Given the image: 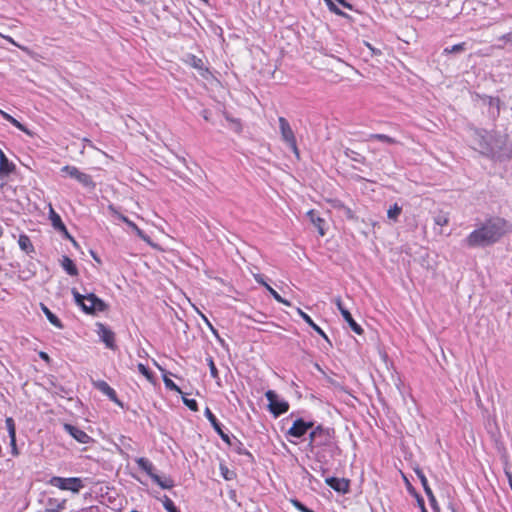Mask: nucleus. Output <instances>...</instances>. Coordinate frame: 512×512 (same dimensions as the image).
Segmentation results:
<instances>
[{
    "instance_id": "obj_1",
    "label": "nucleus",
    "mask_w": 512,
    "mask_h": 512,
    "mask_svg": "<svg viewBox=\"0 0 512 512\" xmlns=\"http://www.w3.org/2000/svg\"><path fill=\"white\" fill-rule=\"evenodd\" d=\"M512 230V225L501 217H491L473 230L464 240L469 248H484L497 243Z\"/></svg>"
},
{
    "instance_id": "obj_2",
    "label": "nucleus",
    "mask_w": 512,
    "mask_h": 512,
    "mask_svg": "<svg viewBox=\"0 0 512 512\" xmlns=\"http://www.w3.org/2000/svg\"><path fill=\"white\" fill-rule=\"evenodd\" d=\"M308 447L320 462L325 458V453L333 456L334 451L338 449L334 428L316 425L309 433Z\"/></svg>"
},
{
    "instance_id": "obj_3",
    "label": "nucleus",
    "mask_w": 512,
    "mask_h": 512,
    "mask_svg": "<svg viewBox=\"0 0 512 512\" xmlns=\"http://www.w3.org/2000/svg\"><path fill=\"white\" fill-rule=\"evenodd\" d=\"M71 293L75 303L80 306L82 311L86 314L95 315L108 309V305L94 293L82 295L76 288H72Z\"/></svg>"
},
{
    "instance_id": "obj_4",
    "label": "nucleus",
    "mask_w": 512,
    "mask_h": 512,
    "mask_svg": "<svg viewBox=\"0 0 512 512\" xmlns=\"http://www.w3.org/2000/svg\"><path fill=\"white\" fill-rule=\"evenodd\" d=\"M265 397L268 400V410L275 417H279L289 410V403L281 399L274 390H268L265 393Z\"/></svg>"
},
{
    "instance_id": "obj_5",
    "label": "nucleus",
    "mask_w": 512,
    "mask_h": 512,
    "mask_svg": "<svg viewBox=\"0 0 512 512\" xmlns=\"http://www.w3.org/2000/svg\"><path fill=\"white\" fill-rule=\"evenodd\" d=\"M49 484L61 490H69L73 493H78L84 487L82 479L78 477L64 478L54 476L49 480Z\"/></svg>"
},
{
    "instance_id": "obj_6",
    "label": "nucleus",
    "mask_w": 512,
    "mask_h": 512,
    "mask_svg": "<svg viewBox=\"0 0 512 512\" xmlns=\"http://www.w3.org/2000/svg\"><path fill=\"white\" fill-rule=\"evenodd\" d=\"M278 121H279V128H280V133H281L282 139L288 144V146L290 148H292V150L296 154H298L296 137L294 135V132H293L289 122L284 117H279Z\"/></svg>"
},
{
    "instance_id": "obj_7",
    "label": "nucleus",
    "mask_w": 512,
    "mask_h": 512,
    "mask_svg": "<svg viewBox=\"0 0 512 512\" xmlns=\"http://www.w3.org/2000/svg\"><path fill=\"white\" fill-rule=\"evenodd\" d=\"M313 428H315V423L313 421H305L303 418H297L287 431V434L291 437L300 439Z\"/></svg>"
},
{
    "instance_id": "obj_8",
    "label": "nucleus",
    "mask_w": 512,
    "mask_h": 512,
    "mask_svg": "<svg viewBox=\"0 0 512 512\" xmlns=\"http://www.w3.org/2000/svg\"><path fill=\"white\" fill-rule=\"evenodd\" d=\"M96 327V332L100 340L106 345L107 348L115 350L117 347L115 344V333L108 326L101 322H97Z\"/></svg>"
},
{
    "instance_id": "obj_9",
    "label": "nucleus",
    "mask_w": 512,
    "mask_h": 512,
    "mask_svg": "<svg viewBox=\"0 0 512 512\" xmlns=\"http://www.w3.org/2000/svg\"><path fill=\"white\" fill-rule=\"evenodd\" d=\"M334 303L336 304L344 320L348 323L351 330L356 334L361 335L363 333L362 327L354 320L351 313L344 307L341 298H335Z\"/></svg>"
},
{
    "instance_id": "obj_10",
    "label": "nucleus",
    "mask_w": 512,
    "mask_h": 512,
    "mask_svg": "<svg viewBox=\"0 0 512 512\" xmlns=\"http://www.w3.org/2000/svg\"><path fill=\"white\" fill-rule=\"evenodd\" d=\"M63 429L67 432L71 437H73L76 441L81 444H88L92 441V438L82 429L72 424L65 423L63 425Z\"/></svg>"
},
{
    "instance_id": "obj_11",
    "label": "nucleus",
    "mask_w": 512,
    "mask_h": 512,
    "mask_svg": "<svg viewBox=\"0 0 512 512\" xmlns=\"http://www.w3.org/2000/svg\"><path fill=\"white\" fill-rule=\"evenodd\" d=\"M92 384L94 388H96L101 393L106 395L110 401L114 402L119 406H122V402L118 399L116 391L111 386H109L107 382H105L104 380H96L92 381Z\"/></svg>"
},
{
    "instance_id": "obj_12",
    "label": "nucleus",
    "mask_w": 512,
    "mask_h": 512,
    "mask_svg": "<svg viewBox=\"0 0 512 512\" xmlns=\"http://www.w3.org/2000/svg\"><path fill=\"white\" fill-rule=\"evenodd\" d=\"M415 473L417 475V477L419 478L422 486H423V489H424V492L425 494L427 495L428 497V500L430 502V505L432 507L433 510H438V504H437V501H436V498L433 494V491L432 489L430 488L429 484H428V480L425 476V474L423 473V471L419 468L415 469Z\"/></svg>"
},
{
    "instance_id": "obj_13",
    "label": "nucleus",
    "mask_w": 512,
    "mask_h": 512,
    "mask_svg": "<svg viewBox=\"0 0 512 512\" xmlns=\"http://www.w3.org/2000/svg\"><path fill=\"white\" fill-rule=\"evenodd\" d=\"M325 483L338 493H347L349 491L350 481L345 478L328 477Z\"/></svg>"
},
{
    "instance_id": "obj_14",
    "label": "nucleus",
    "mask_w": 512,
    "mask_h": 512,
    "mask_svg": "<svg viewBox=\"0 0 512 512\" xmlns=\"http://www.w3.org/2000/svg\"><path fill=\"white\" fill-rule=\"evenodd\" d=\"M205 417L210 422L215 432L220 436L224 442H229V435L222 429V424L218 421L213 412L207 407L204 412Z\"/></svg>"
},
{
    "instance_id": "obj_15",
    "label": "nucleus",
    "mask_w": 512,
    "mask_h": 512,
    "mask_svg": "<svg viewBox=\"0 0 512 512\" xmlns=\"http://www.w3.org/2000/svg\"><path fill=\"white\" fill-rule=\"evenodd\" d=\"M186 62L190 66L195 68L203 78L208 79V77L211 75L210 71L208 70L207 67H205L204 62L201 58H198L193 54H189L187 55Z\"/></svg>"
},
{
    "instance_id": "obj_16",
    "label": "nucleus",
    "mask_w": 512,
    "mask_h": 512,
    "mask_svg": "<svg viewBox=\"0 0 512 512\" xmlns=\"http://www.w3.org/2000/svg\"><path fill=\"white\" fill-rule=\"evenodd\" d=\"M66 500H59L57 498H48L45 502V510L44 512H60L65 509Z\"/></svg>"
},
{
    "instance_id": "obj_17",
    "label": "nucleus",
    "mask_w": 512,
    "mask_h": 512,
    "mask_svg": "<svg viewBox=\"0 0 512 512\" xmlns=\"http://www.w3.org/2000/svg\"><path fill=\"white\" fill-rule=\"evenodd\" d=\"M298 314L300 317L322 338H324L327 342L329 341L328 336L326 333L312 320V318L305 312H303L301 309H297Z\"/></svg>"
},
{
    "instance_id": "obj_18",
    "label": "nucleus",
    "mask_w": 512,
    "mask_h": 512,
    "mask_svg": "<svg viewBox=\"0 0 512 512\" xmlns=\"http://www.w3.org/2000/svg\"><path fill=\"white\" fill-rule=\"evenodd\" d=\"M225 443L228 444L238 455H246L253 458L252 454L245 448L244 444L238 438L229 436V442Z\"/></svg>"
},
{
    "instance_id": "obj_19",
    "label": "nucleus",
    "mask_w": 512,
    "mask_h": 512,
    "mask_svg": "<svg viewBox=\"0 0 512 512\" xmlns=\"http://www.w3.org/2000/svg\"><path fill=\"white\" fill-rule=\"evenodd\" d=\"M15 170L14 163L10 162L4 152L0 149V175L7 176Z\"/></svg>"
},
{
    "instance_id": "obj_20",
    "label": "nucleus",
    "mask_w": 512,
    "mask_h": 512,
    "mask_svg": "<svg viewBox=\"0 0 512 512\" xmlns=\"http://www.w3.org/2000/svg\"><path fill=\"white\" fill-rule=\"evenodd\" d=\"M49 220L51 221V225L56 231H65V224L63 223L60 215L53 209L51 204L49 205Z\"/></svg>"
},
{
    "instance_id": "obj_21",
    "label": "nucleus",
    "mask_w": 512,
    "mask_h": 512,
    "mask_svg": "<svg viewBox=\"0 0 512 512\" xmlns=\"http://www.w3.org/2000/svg\"><path fill=\"white\" fill-rule=\"evenodd\" d=\"M40 308L42 312L45 314L48 321L55 327L62 329L63 323L61 320L43 303H40Z\"/></svg>"
},
{
    "instance_id": "obj_22",
    "label": "nucleus",
    "mask_w": 512,
    "mask_h": 512,
    "mask_svg": "<svg viewBox=\"0 0 512 512\" xmlns=\"http://www.w3.org/2000/svg\"><path fill=\"white\" fill-rule=\"evenodd\" d=\"M61 266L66 271V273L70 276H77L78 269L71 258L68 256H63L61 259Z\"/></svg>"
},
{
    "instance_id": "obj_23",
    "label": "nucleus",
    "mask_w": 512,
    "mask_h": 512,
    "mask_svg": "<svg viewBox=\"0 0 512 512\" xmlns=\"http://www.w3.org/2000/svg\"><path fill=\"white\" fill-rule=\"evenodd\" d=\"M310 221L314 224V226L317 228L318 230V233L321 235V236H324L325 235V231H324V228H323V225L325 223V220L322 219L314 210H310L308 213H307Z\"/></svg>"
},
{
    "instance_id": "obj_24",
    "label": "nucleus",
    "mask_w": 512,
    "mask_h": 512,
    "mask_svg": "<svg viewBox=\"0 0 512 512\" xmlns=\"http://www.w3.org/2000/svg\"><path fill=\"white\" fill-rule=\"evenodd\" d=\"M136 463L138 464L140 469H142L144 472H146L149 475L150 478H152V476H154L156 474L154 472L155 471L154 465L147 458H145V457L136 458Z\"/></svg>"
},
{
    "instance_id": "obj_25",
    "label": "nucleus",
    "mask_w": 512,
    "mask_h": 512,
    "mask_svg": "<svg viewBox=\"0 0 512 512\" xmlns=\"http://www.w3.org/2000/svg\"><path fill=\"white\" fill-rule=\"evenodd\" d=\"M19 247L22 251H24L26 254H31L35 252L34 246L26 234H21L18 239Z\"/></svg>"
},
{
    "instance_id": "obj_26",
    "label": "nucleus",
    "mask_w": 512,
    "mask_h": 512,
    "mask_svg": "<svg viewBox=\"0 0 512 512\" xmlns=\"http://www.w3.org/2000/svg\"><path fill=\"white\" fill-rule=\"evenodd\" d=\"M0 114L1 116L7 120L8 122H10L13 126H15L17 129H19L20 131L30 135V131L27 129V127L25 125H23L22 123H20L17 119H15L14 117H12L10 114L0 110Z\"/></svg>"
},
{
    "instance_id": "obj_27",
    "label": "nucleus",
    "mask_w": 512,
    "mask_h": 512,
    "mask_svg": "<svg viewBox=\"0 0 512 512\" xmlns=\"http://www.w3.org/2000/svg\"><path fill=\"white\" fill-rule=\"evenodd\" d=\"M124 223L129 228H131L140 239L147 243L150 242V237L142 229H140L133 221H131L130 219H124Z\"/></svg>"
},
{
    "instance_id": "obj_28",
    "label": "nucleus",
    "mask_w": 512,
    "mask_h": 512,
    "mask_svg": "<svg viewBox=\"0 0 512 512\" xmlns=\"http://www.w3.org/2000/svg\"><path fill=\"white\" fill-rule=\"evenodd\" d=\"M153 482H155L157 485H159L162 489H170L174 486V482L169 477H160L158 474H155L151 478Z\"/></svg>"
},
{
    "instance_id": "obj_29",
    "label": "nucleus",
    "mask_w": 512,
    "mask_h": 512,
    "mask_svg": "<svg viewBox=\"0 0 512 512\" xmlns=\"http://www.w3.org/2000/svg\"><path fill=\"white\" fill-rule=\"evenodd\" d=\"M344 155L351 159L352 161L354 162H357V163H360V164H366V158L365 156H363L362 154L354 151L353 149H350V148H345L344 149Z\"/></svg>"
},
{
    "instance_id": "obj_30",
    "label": "nucleus",
    "mask_w": 512,
    "mask_h": 512,
    "mask_svg": "<svg viewBox=\"0 0 512 512\" xmlns=\"http://www.w3.org/2000/svg\"><path fill=\"white\" fill-rule=\"evenodd\" d=\"M324 2L326 3L328 9L330 12L338 15V16H341L343 18H346V19H349L351 20V16L347 13H345L344 11H342L336 4L333 0H324Z\"/></svg>"
},
{
    "instance_id": "obj_31",
    "label": "nucleus",
    "mask_w": 512,
    "mask_h": 512,
    "mask_svg": "<svg viewBox=\"0 0 512 512\" xmlns=\"http://www.w3.org/2000/svg\"><path fill=\"white\" fill-rule=\"evenodd\" d=\"M76 180L86 188H95V182L89 174L80 171Z\"/></svg>"
},
{
    "instance_id": "obj_32",
    "label": "nucleus",
    "mask_w": 512,
    "mask_h": 512,
    "mask_svg": "<svg viewBox=\"0 0 512 512\" xmlns=\"http://www.w3.org/2000/svg\"><path fill=\"white\" fill-rule=\"evenodd\" d=\"M466 50V42L455 44L451 47H446L443 50L444 55L448 54H460Z\"/></svg>"
},
{
    "instance_id": "obj_33",
    "label": "nucleus",
    "mask_w": 512,
    "mask_h": 512,
    "mask_svg": "<svg viewBox=\"0 0 512 512\" xmlns=\"http://www.w3.org/2000/svg\"><path fill=\"white\" fill-rule=\"evenodd\" d=\"M402 213V207L399 206L397 203H395L394 205H392L388 211H387V217L394 221V222H397L398 221V218L400 216V214Z\"/></svg>"
},
{
    "instance_id": "obj_34",
    "label": "nucleus",
    "mask_w": 512,
    "mask_h": 512,
    "mask_svg": "<svg viewBox=\"0 0 512 512\" xmlns=\"http://www.w3.org/2000/svg\"><path fill=\"white\" fill-rule=\"evenodd\" d=\"M5 424H6V428L8 431L10 441L14 442L15 437H16V427H15V422H14L13 418H11V417L6 418Z\"/></svg>"
},
{
    "instance_id": "obj_35",
    "label": "nucleus",
    "mask_w": 512,
    "mask_h": 512,
    "mask_svg": "<svg viewBox=\"0 0 512 512\" xmlns=\"http://www.w3.org/2000/svg\"><path fill=\"white\" fill-rule=\"evenodd\" d=\"M220 472L222 477L227 481H231L236 478V473L230 470L226 465H220Z\"/></svg>"
},
{
    "instance_id": "obj_36",
    "label": "nucleus",
    "mask_w": 512,
    "mask_h": 512,
    "mask_svg": "<svg viewBox=\"0 0 512 512\" xmlns=\"http://www.w3.org/2000/svg\"><path fill=\"white\" fill-rule=\"evenodd\" d=\"M266 290L277 302L282 303L286 306H291V303L288 300L282 298L281 295L276 290H274L270 285L267 286Z\"/></svg>"
},
{
    "instance_id": "obj_37",
    "label": "nucleus",
    "mask_w": 512,
    "mask_h": 512,
    "mask_svg": "<svg viewBox=\"0 0 512 512\" xmlns=\"http://www.w3.org/2000/svg\"><path fill=\"white\" fill-rule=\"evenodd\" d=\"M206 361L209 366L211 377L214 378L215 380L219 381L220 380L219 373H218V370L214 363L213 358L211 356H209V357H207Z\"/></svg>"
},
{
    "instance_id": "obj_38",
    "label": "nucleus",
    "mask_w": 512,
    "mask_h": 512,
    "mask_svg": "<svg viewBox=\"0 0 512 512\" xmlns=\"http://www.w3.org/2000/svg\"><path fill=\"white\" fill-rule=\"evenodd\" d=\"M162 504L167 512H180L174 502L166 495L163 497Z\"/></svg>"
},
{
    "instance_id": "obj_39",
    "label": "nucleus",
    "mask_w": 512,
    "mask_h": 512,
    "mask_svg": "<svg viewBox=\"0 0 512 512\" xmlns=\"http://www.w3.org/2000/svg\"><path fill=\"white\" fill-rule=\"evenodd\" d=\"M370 139H376L378 141H381V142H385V143H388V144H395L396 143V140L388 135H385V134H371L369 136Z\"/></svg>"
},
{
    "instance_id": "obj_40",
    "label": "nucleus",
    "mask_w": 512,
    "mask_h": 512,
    "mask_svg": "<svg viewBox=\"0 0 512 512\" xmlns=\"http://www.w3.org/2000/svg\"><path fill=\"white\" fill-rule=\"evenodd\" d=\"M434 223L438 226H445L449 223V217L446 213H439L434 217Z\"/></svg>"
},
{
    "instance_id": "obj_41",
    "label": "nucleus",
    "mask_w": 512,
    "mask_h": 512,
    "mask_svg": "<svg viewBox=\"0 0 512 512\" xmlns=\"http://www.w3.org/2000/svg\"><path fill=\"white\" fill-rule=\"evenodd\" d=\"M62 172H65L70 177L77 179L80 170L75 166L66 165L61 169Z\"/></svg>"
},
{
    "instance_id": "obj_42",
    "label": "nucleus",
    "mask_w": 512,
    "mask_h": 512,
    "mask_svg": "<svg viewBox=\"0 0 512 512\" xmlns=\"http://www.w3.org/2000/svg\"><path fill=\"white\" fill-rule=\"evenodd\" d=\"M163 381H164V384H165V387L171 391H175V392H178V393H182L180 388L168 377H164L163 378Z\"/></svg>"
},
{
    "instance_id": "obj_43",
    "label": "nucleus",
    "mask_w": 512,
    "mask_h": 512,
    "mask_svg": "<svg viewBox=\"0 0 512 512\" xmlns=\"http://www.w3.org/2000/svg\"><path fill=\"white\" fill-rule=\"evenodd\" d=\"M138 371L145 376L148 380H151L153 377L152 372L149 370L147 366H145L143 363H139L137 365Z\"/></svg>"
},
{
    "instance_id": "obj_44",
    "label": "nucleus",
    "mask_w": 512,
    "mask_h": 512,
    "mask_svg": "<svg viewBox=\"0 0 512 512\" xmlns=\"http://www.w3.org/2000/svg\"><path fill=\"white\" fill-rule=\"evenodd\" d=\"M183 402L191 411H198V403L195 399H188L184 397Z\"/></svg>"
},
{
    "instance_id": "obj_45",
    "label": "nucleus",
    "mask_w": 512,
    "mask_h": 512,
    "mask_svg": "<svg viewBox=\"0 0 512 512\" xmlns=\"http://www.w3.org/2000/svg\"><path fill=\"white\" fill-rule=\"evenodd\" d=\"M291 503L293 506L300 512H308V507L305 506L301 501L297 499H292Z\"/></svg>"
},
{
    "instance_id": "obj_46",
    "label": "nucleus",
    "mask_w": 512,
    "mask_h": 512,
    "mask_svg": "<svg viewBox=\"0 0 512 512\" xmlns=\"http://www.w3.org/2000/svg\"><path fill=\"white\" fill-rule=\"evenodd\" d=\"M339 207L343 210L345 216L348 219H354L355 218L354 212L349 207L345 206L344 204H341Z\"/></svg>"
},
{
    "instance_id": "obj_47",
    "label": "nucleus",
    "mask_w": 512,
    "mask_h": 512,
    "mask_svg": "<svg viewBox=\"0 0 512 512\" xmlns=\"http://www.w3.org/2000/svg\"><path fill=\"white\" fill-rule=\"evenodd\" d=\"M407 482V490L408 492L414 496V499H416L418 501L419 497H422L416 490L415 488L410 484V482L408 480H406Z\"/></svg>"
},
{
    "instance_id": "obj_48",
    "label": "nucleus",
    "mask_w": 512,
    "mask_h": 512,
    "mask_svg": "<svg viewBox=\"0 0 512 512\" xmlns=\"http://www.w3.org/2000/svg\"><path fill=\"white\" fill-rule=\"evenodd\" d=\"M109 210H110L114 215H116V216H117V218H118L119 220H121L122 222H124V219H129V218H128V217H126L125 215H123V214L119 213V212L115 209V207H114L113 205H110V206H109Z\"/></svg>"
},
{
    "instance_id": "obj_49",
    "label": "nucleus",
    "mask_w": 512,
    "mask_h": 512,
    "mask_svg": "<svg viewBox=\"0 0 512 512\" xmlns=\"http://www.w3.org/2000/svg\"><path fill=\"white\" fill-rule=\"evenodd\" d=\"M254 279L255 281L260 284V285H263L265 288H267V286H269L266 281L264 280V276L261 275V274H254Z\"/></svg>"
},
{
    "instance_id": "obj_50",
    "label": "nucleus",
    "mask_w": 512,
    "mask_h": 512,
    "mask_svg": "<svg viewBox=\"0 0 512 512\" xmlns=\"http://www.w3.org/2000/svg\"><path fill=\"white\" fill-rule=\"evenodd\" d=\"M499 40L512 45V32H508L499 37Z\"/></svg>"
},
{
    "instance_id": "obj_51",
    "label": "nucleus",
    "mask_w": 512,
    "mask_h": 512,
    "mask_svg": "<svg viewBox=\"0 0 512 512\" xmlns=\"http://www.w3.org/2000/svg\"><path fill=\"white\" fill-rule=\"evenodd\" d=\"M418 506L420 507L421 512H428L426 507H425V502H424L423 497H419V499H418Z\"/></svg>"
},
{
    "instance_id": "obj_52",
    "label": "nucleus",
    "mask_w": 512,
    "mask_h": 512,
    "mask_svg": "<svg viewBox=\"0 0 512 512\" xmlns=\"http://www.w3.org/2000/svg\"><path fill=\"white\" fill-rule=\"evenodd\" d=\"M201 115H202V117L204 118V120H206V121H211V118H210V116H211V112H210L209 110L204 109V110L201 112Z\"/></svg>"
},
{
    "instance_id": "obj_53",
    "label": "nucleus",
    "mask_w": 512,
    "mask_h": 512,
    "mask_svg": "<svg viewBox=\"0 0 512 512\" xmlns=\"http://www.w3.org/2000/svg\"><path fill=\"white\" fill-rule=\"evenodd\" d=\"M10 445H11V452L14 456L18 455V449H17V445H16V440L14 442H11L10 441Z\"/></svg>"
},
{
    "instance_id": "obj_54",
    "label": "nucleus",
    "mask_w": 512,
    "mask_h": 512,
    "mask_svg": "<svg viewBox=\"0 0 512 512\" xmlns=\"http://www.w3.org/2000/svg\"><path fill=\"white\" fill-rule=\"evenodd\" d=\"M59 232L63 235V237L65 239H68L70 241L73 240V237L70 235V233L68 232L66 227H65V231H59Z\"/></svg>"
},
{
    "instance_id": "obj_55",
    "label": "nucleus",
    "mask_w": 512,
    "mask_h": 512,
    "mask_svg": "<svg viewBox=\"0 0 512 512\" xmlns=\"http://www.w3.org/2000/svg\"><path fill=\"white\" fill-rule=\"evenodd\" d=\"M499 104H500L499 98L490 97L489 105H491V106L496 105L497 107H499Z\"/></svg>"
},
{
    "instance_id": "obj_56",
    "label": "nucleus",
    "mask_w": 512,
    "mask_h": 512,
    "mask_svg": "<svg viewBox=\"0 0 512 512\" xmlns=\"http://www.w3.org/2000/svg\"><path fill=\"white\" fill-rule=\"evenodd\" d=\"M201 317L202 319L204 320V322L210 327V329L216 333V331L214 330L213 326L211 325V323L209 322V320L207 319V317L204 315V314H201Z\"/></svg>"
},
{
    "instance_id": "obj_57",
    "label": "nucleus",
    "mask_w": 512,
    "mask_h": 512,
    "mask_svg": "<svg viewBox=\"0 0 512 512\" xmlns=\"http://www.w3.org/2000/svg\"><path fill=\"white\" fill-rule=\"evenodd\" d=\"M201 317L202 319L204 320V322L210 327V329L216 333V331L214 330L213 326L211 325V323L209 322V320L207 319V317L204 315V314H201Z\"/></svg>"
},
{
    "instance_id": "obj_58",
    "label": "nucleus",
    "mask_w": 512,
    "mask_h": 512,
    "mask_svg": "<svg viewBox=\"0 0 512 512\" xmlns=\"http://www.w3.org/2000/svg\"><path fill=\"white\" fill-rule=\"evenodd\" d=\"M505 474L507 476L509 486H510V488L512 490V473L510 471H505Z\"/></svg>"
},
{
    "instance_id": "obj_59",
    "label": "nucleus",
    "mask_w": 512,
    "mask_h": 512,
    "mask_svg": "<svg viewBox=\"0 0 512 512\" xmlns=\"http://www.w3.org/2000/svg\"><path fill=\"white\" fill-rule=\"evenodd\" d=\"M481 147L485 150L487 153H493V149L487 144H481Z\"/></svg>"
},
{
    "instance_id": "obj_60",
    "label": "nucleus",
    "mask_w": 512,
    "mask_h": 512,
    "mask_svg": "<svg viewBox=\"0 0 512 512\" xmlns=\"http://www.w3.org/2000/svg\"><path fill=\"white\" fill-rule=\"evenodd\" d=\"M226 119H227L228 121H231V122H233V123L237 124V126L240 128V122H239L238 120L233 119V118H231V117H230V116H228V115H226Z\"/></svg>"
},
{
    "instance_id": "obj_61",
    "label": "nucleus",
    "mask_w": 512,
    "mask_h": 512,
    "mask_svg": "<svg viewBox=\"0 0 512 512\" xmlns=\"http://www.w3.org/2000/svg\"><path fill=\"white\" fill-rule=\"evenodd\" d=\"M39 356H40L43 360H45V361H49V359H50V358H49V356H48V354H47V353H45V352H40Z\"/></svg>"
},
{
    "instance_id": "obj_62",
    "label": "nucleus",
    "mask_w": 512,
    "mask_h": 512,
    "mask_svg": "<svg viewBox=\"0 0 512 512\" xmlns=\"http://www.w3.org/2000/svg\"><path fill=\"white\" fill-rule=\"evenodd\" d=\"M367 46L369 47V49H371V51L374 53V54H380V50H376L374 49L373 47H371V45L369 43H367Z\"/></svg>"
},
{
    "instance_id": "obj_63",
    "label": "nucleus",
    "mask_w": 512,
    "mask_h": 512,
    "mask_svg": "<svg viewBox=\"0 0 512 512\" xmlns=\"http://www.w3.org/2000/svg\"><path fill=\"white\" fill-rule=\"evenodd\" d=\"M91 254H92L93 258H94L97 262H100V259H99V258H98V257H97L93 252H91Z\"/></svg>"
},
{
    "instance_id": "obj_64",
    "label": "nucleus",
    "mask_w": 512,
    "mask_h": 512,
    "mask_svg": "<svg viewBox=\"0 0 512 512\" xmlns=\"http://www.w3.org/2000/svg\"><path fill=\"white\" fill-rule=\"evenodd\" d=\"M71 242L73 243V245H74L75 247H77V246H78V243L76 242V240H75L74 238H73V240H71Z\"/></svg>"
}]
</instances>
